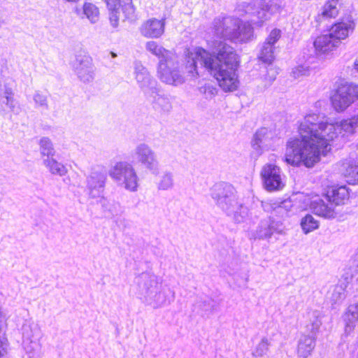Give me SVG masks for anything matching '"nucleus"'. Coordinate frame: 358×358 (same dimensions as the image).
I'll use <instances>...</instances> for the list:
<instances>
[{
	"label": "nucleus",
	"mask_w": 358,
	"mask_h": 358,
	"mask_svg": "<svg viewBox=\"0 0 358 358\" xmlns=\"http://www.w3.org/2000/svg\"><path fill=\"white\" fill-rule=\"evenodd\" d=\"M357 127L358 115L339 123L329 124L323 115L307 114L299 127L300 138H291L287 142L285 161L292 166L313 167L331 147H340L345 143Z\"/></svg>",
	"instance_id": "1"
},
{
	"label": "nucleus",
	"mask_w": 358,
	"mask_h": 358,
	"mask_svg": "<svg viewBox=\"0 0 358 358\" xmlns=\"http://www.w3.org/2000/svg\"><path fill=\"white\" fill-rule=\"evenodd\" d=\"M199 64L208 71L223 90L232 92L238 88V55L225 42L216 41L212 52L198 48L194 55H189L185 63V70L189 76H199Z\"/></svg>",
	"instance_id": "2"
},
{
	"label": "nucleus",
	"mask_w": 358,
	"mask_h": 358,
	"mask_svg": "<svg viewBox=\"0 0 358 358\" xmlns=\"http://www.w3.org/2000/svg\"><path fill=\"white\" fill-rule=\"evenodd\" d=\"M134 282L138 295L154 308L169 305L175 299V292L152 273L143 272Z\"/></svg>",
	"instance_id": "3"
},
{
	"label": "nucleus",
	"mask_w": 358,
	"mask_h": 358,
	"mask_svg": "<svg viewBox=\"0 0 358 358\" xmlns=\"http://www.w3.org/2000/svg\"><path fill=\"white\" fill-rule=\"evenodd\" d=\"M216 206L227 215L233 217L237 223L243 222L249 210L240 200L235 187L225 182L215 183L210 189Z\"/></svg>",
	"instance_id": "4"
},
{
	"label": "nucleus",
	"mask_w": 358,
	"mask_h": 358,
	"mask_svg": "<svg viewBox=\"0 0 358 358\" xmlns=\"http://www.w3.org/2000/svg\"><path fill=\"white\" fill-rule=\"evenodd\" d=\"M145 48L148 51L159 58L157 73L162 82L175 86L185 82L183 72L177 55L153 41H148Z\"/></svg>",
	"instance_id": "5"
},
{
	"label": "nucleus",
	"mask_w": 358,
	"mask_h": 358,
	"mask_svg": "<svg viewBox=\"0 0 358 358\" xmlns=\"http://www.w3.org/2000/svg\"><path fill=\"white\" fill-rule=\"evenodd\" d=\"M212 29L217 37L234 43H246L253 36V28L250 24L243 23L238 18L231 16L215 18Z\"/></svg>",
	"instance_id": "6"
},
{
	"label": "nucleus",
	"mask_w": 358,
	"mask_h": 358,
	"mask_svg": "<svg viewBox=\"0 0 358 358\" xmlns=\"http://www.w3.org/2000/svg\"><path fill=\"white\" fill-rule=\"evenodd\" d=\"M321 324L320 313L317 310L309 313L308 321L306 325V332L309 334H303L298 341L296 350L298 358H308L311 355L315 348L317 333Z\"/></svg>",
	"instance_id": "7"
},
{
	"label": "nucleus",
	"mask_w": 358,
	"mask_h": 358,
	"mask_svg": "<svg viewBox=\"0 0 358 358\" xmlns=\"http://www.w3.org/2000/svg\"><path fill=\"white\" fill-rule=\"evenodd\" d=\"M110 177L120 186L130 192H136L138 177L133 165L126 161L115 162L109 171Z\"/></svg>",
	"instance_id": "8"
},
{
	"label": "nucleus",
	"mask_w": 358,
	"mask_h": 358,
	"mask_svg": "<svg viewBox=\"0 0 358 358\" xmlns=\"http://www.w3.org/2000/svg\"><path fill=\"white\" fill-rule=\"evenodd\" d=\"M23 348L27 358H39L41 346L38 342L40 331L36 324L26 321L22 327Z\"/></svg>",
	"instance_id": "9"
},
{
	"label": "nucleus",
	"mask_w": 358,
	"mask_h": 358,
	"mask_svg": "<svg viewBox=\"0 0 358 358\" xmlns=\"http://www.w3.org/2000/svg\"><path fill=\"white\" fill-rule=\"evenodd\" d=\"M358 99V85L354 83L342 84L331 97V104L337 112L345 110Z\"/></svg>",
	"instance_id": "10"
},
{
	"label": "nucleus",
	"mask_w": 358,
	"mask_h": 358,
	"mask_svg": "<svg viewBox=\"0 0 358 358\" xmlns=\"http://www.w3.org/2000/svg\"><path fill=\"white\" fill-rule=\"evenodd\" d=\"M133 157L141 166L152 174H158L159 161L157 154L148 144L141 143L137 145Z\"/></svg>",
	"instance_id": "11"
},
{
	"label": "nucleus",
	"mask_w": 358,
	"mask_h": 358,
	"mask_svg": "<svg viewBox=\"0 0 358 358\" xmlns=\"http://www.w3.org/2000/svg\"><path fill=\"white\" fill-rule=\"evenodd\" d=\"M107 173L103 169H94L86 178V192L92 199L103 197Z\"/></svg>",
	"instance_id": "12"
},
{
	"label": "nucleus",
	"mask_w": 358,
	"mask_h": 358,
	"mask_svg": "<svg viewBox=\"0 0 358 358\" xmlns=\"http://www.w3.org/2000/svg\"><path fill=\"white\" fill-rule=\"evenodd\" d=\"M134 70L138 87L145 97L160 87L157 80L150 75L147 68L141 62H134Z\"/></svg>",
	"instance_id": "13"
},
{
	"label": "nucleus",
	"mask_w": 358,
	"mask_h": 358,
	"mask_svg": "<svg viewBox=\"0 0 358 358\" xmlns=\"http://www.w3.org/2000/svg\"><path fill=\"white\" fill-rule=\"evenodd\" d=\"M260 175L263 186L268 192L279 191L285 186L281 169L275 164H265L262 169Z\"/></svg>",
	"instance_id": "14"
},
{
	"label": "nucleus",
	"mask_w": 358,
	"mask_h": 358,
	"mask_svg": "<svg viewBox=\"0 0 358 358\" xmlns=\"http://www.w3.org/2000/svg\"><path fill=\"white\" fill-rule=\"evenodd\" d=\"M284 229L285 226L280 219L269 216L260 221L253 236L255 238L268 240L272 236L282 234Z\"/></svg>",
	"instance_id": "15"
},
{
	"label": "nucleus",
	"mask_w": 358,
	"mask_h": 358,
	"mask_svg": "<svg viewBox=\"0 0 358 358\" xmlns=\"http://www.w3.org/2000/svg\"><path fill=\"white\" fill-rule=\"evenodd\" d=\"M73 68L78 78L83 83H88L94 78V67L92 59L86 55H77L73 62Z\"/></svg>",
	"instance_id": "16"
},
{
	"label": "nucleus",
	"mask_w": 358,
	"mask_h": 358,
	"mask_svg": "<svg viewBox=\"0 0 358 358\" xmlns=\"http://www.w3.org/2000/svg\"><path fill=\"white\" fill-rule=\"evenodd\" d=\"M145 98L150 102L152 108L161 114H168L172 110L171 96L164 94L161 87Z\"/></svg>",
	"instance_id": "17"
},
{
	"label": "nucleus",
	"mask_w": 358,
	"mask_h": 358,
	"mask_svg": "<svg viewBox=\"0 0 358 358\" xmlns=\"http://www.w3.org/2000/svg\"><path fill=\"white\" fill-rule=\"evenodd\" d=\"M273 133L266 127L258 129L252 140V147L256 157H259L264 150L273 147Z\"/></svg>",
	"instance_id": "18"
},
{
	"label": "nucleus",
	"mask_w": 358,
	"mask_h": 358,
	"mask_svg": "<svg viewBox=\"0 0 358 358\" xmlns=\"http://www.w3.org/2000/svg\"><path fill=\"white\" fill-rule=\"evenodd\" d=\"M281 36V31L278 29H273L262 45L259 58L264 63H271L274 58L275 43Z\"/></svg>",
	"instance_id": "19"
},
{
	"label": "nucleus",
	"mask_w": 358,
	"mask_h": 358,
	"mask_svg": "<svg viewBox=\"0 0 358 358\" xmlns=\"http://www.w3.org/2000/svg\"><path fill=\"white\" fill-rule=\"evenodd\" d=\"M355 27L354 20L351 15L343 18L339 22L333 24L329 31L335 39L341 43V39H345L349 34L352 32Z\"/></svg>",
	"instance_id": "20"
},
{
	"label": "nucleus",
	"mask_w": 358,
	"mask_h": 358,
	"mask_svg": "<svg viewBox=\"0 0 358 358\" xmlns=\"http://www.w3.org/2000/svg\"><path fill=\"white\" fill-rule=\"evenodd\" d=\"M339 172L349 184L358 183V160L352 157L343 159L339 164Z\"/></svg>",
	"instance_id": "21"
},
{
	"label": "nucleus",
	"mask_w": 358,
	"mask_h": 358,
	"mask_svg": "<svg viewBox=\"0 0 358 358\" xmlns=\"http://www.w3.org/2000/svg\"><path fill=\"white\" fill-rule=\"evenodd\" d=\"M349 197V189L345 185L333 186L325 194L326 200L335 206L345 204Z\"/></svg>",
	"instance_id": "22"
},
{
	"label": "nucleus",
	"mask_w": 358,
	"mask_h": 358,
	"mask_svg": "<svg viewBox=\"0 0 358 358\" xmlns=\"http://www.w3.org/2000/svg\"><path fill=\"white\" fill-rule=\"evenodd\" d=\"M164 20L150 19L142 24L140 31L147 38H159L164 31Z\"/></svg>",
	"instance_id": "23"
},
{
	"label": "nucleus",
	"mask_w": 358,
	"mask_h": 358,
	"mask_svg": "<svg viewBox=\"0 0 358 358\" xmlns=\"http://www.w3.org/2000/svg\"><path fill=\"white\" fill-rule=\"evenodd\" d=\"M17 103L12 87L8 83L0 87V106L3 108L5 106L10 112L17 113L19 107Z\"/></svg>",
	"instance_id": "24"
},
{
	"label": "nucleus",
	"mask_w": 358,
	"mask_h": 358,
	"mask_svg": "<svg viewBox=\"0 0 358 358\" xmlns=\"http://www.w3.org/2000/svg\"><path fill=\"white\" fill-rule=\"evenodd\" d=\"M254 6L256 8L253 9L252 15L257 19L252 18L251 21L257 27H262L265 21L271 18L272 12L265 1H254Z\"/></svg>",
	"instance_id": "25"
},
{
	"label": "nucleus",
	"mask_w": 358,
	"mask_h": 358,
	"mask_svg": "<svg viewBox=\"0 0 358 358\" xmlns=\"http://www.w3.org/2000/svg\"><path fill=\"white\" fill-rule=\"evenodd\" d=\"M311 209L315 215L327 219L334 218L336 215L333 203L323 199L313 201Z\"/></svg>",
	"instance_id": "26"
},
{
	"label": "nucleus",
	"mask_w": 358,
	"mask_h": 358,
	"mask_svg": "<svg viewBox=\"0 0 358 358\" xmlns=\"http://www.w3.org/2000/svg\"><path fill=\"white\" fill-rule=\"evenodd\" d=\"M313 44L315 50L321 53L330 52L339 45L338 41L329 33L318 36Z\"/></svg>",
	"instance_id": "27"
},
{
	"label": "nucleus",
	"mask_w": 358,
	"mask_h": 358,
	"mask_svg": "<svg viewBox=\"0 0 358 358\" xmlns=\"http://www.w3.org/2000/svg\"><path fill=\"white\" fill-rule=\"evenodd\" d=\"M343 320L345 322V334L348 336L352 332L358 322V303L348 306L343 315Z\"/></svg>",
	"instance_id": "28"
},
{
	"label": "nucleus",
	"mask_w": 358,
	"mask_h": 358,
	"mask_svg": "<svg viewBox=\"0 0 358 358\" xmlns=\"http://www.w3.org/2000/svg\"><path fill=\"white\" fill-rule=\"evenodd\" d=\"M6 315L0 305V358H3L8 352V341L6 336L7 329Z\"/></svg>",
	"instance_id": "29"
},
{
	"label": "nucleus",
	"mask_w": 358,
	"mask_h": 358,
	"mask_svg": "<svg viewBox=\"0 0 358 358\" xmlns=\"http://www.w3.org/2000/svg\"><path fill=\"white\" fill-rule=\"evenodd\" d=\"M338 3V1H326L316 18L317 22L320 23L322 19L336 17L339 11Z\"/></svg>",
	"instance_id": "30"
},
{
	"label": "nucleus",
	"mask_w": 358,
	"mask_h": 358,
	"mask_svg": "<svg viewBox=\"0 0 358 358\" xmlns=\"http://www.w3.org/2000/svg\"><path fill=\"white\" fill-rule=\"evenodd\" d=\"M286 201L281 202L280 204L271 203V201H261L262 208L265 212L271 213L278 217L287 215V210L285 206Z\"/></svg>",
	"instance_id": "31"
},
{
	"label": "nucleus",
	"mask_w": 358,
	"mask_h": 358,
	"mask_svg": "<svg viewBox=\"0 0 358 358\" xmlns=\"http://www.w3.org/2000/svg\"><path fill=\"white\" fill-rule=\"evenodd\" d=\"M109 10V20L111 27L117 30L120 17V6L122 1H106Z\"/></svg>",
	"instance_id": "32"
},
{
	"label": "nucleus",
	"mask_w": 358,
	"mask_h": 358,
	"mask_svg": "<svg viewBox=\"0 0 358 358\" xmlns=\"http://www.w3.org/2000/svg\"><path fill=\"white\" fill-rule=\"evenodd\" d=\"M43 164L52 175L64 176L67 173L66 167L53 157L44 159Z\"/></svg>",
	"instance_id": "33"
},
{
	"label": "nucleus",
	"mask_w": 358,
	"mask_h": 358,
	"mask_svg": "<svg viewBox=\"0 0 358 358\" xmlns=\"http://www.w3.org/2000/svg\"><path fill=\"white\" fill-rule=\"evenodd\" d=\"M40 153L42 157H46V159L52 158L55 155L52 141L48 137H42L38 143Z\"/></svg>",
	"instance_id": "34"
},
{
	"label": "nucleus",
	"mask_w": 358,
	"mask_h": 358,
	"mask_svg": "<svg viewBox=\"0 0 358 358\" xmlns=\"http://www.w3.org/2000/svg\"><path fill=\"white\" fill-rule=\"evenodd\" d=\"M83 14L90 21L94 24L99 19V8L90 2L85 1L83 7Z\"/></svg>",
	"instance_id": "35"
},
{
	"label": "nucleus",
	"mask_w": 358,
	"mask_h": 358,
	"mask_svg": "<svg viewBox=\"0 0 358 358\" xmlns=\"http://www.w3.org/2000/svg\"><path fill=\"white\" fill-rule=\"evenodd\" d=\"M301 227L305 234H308L319 227V222L312 215L307 214L301 219Z\"/></svg>",
	"instance_id": "36"
},
{
	"label": "nucleus",
	"mask_w": 358,
	"mask_h": 358,
	"mask_svg": "<svg viewBox=\"0 0 358 358\" xmlns=\"http://www.w3.org/2000/svg\"><path fill=\"white\" fill-rule=\"evenodd\" d=\"M198 307L206 313H213L217 309V303L213 299L205 296L196 302Z\"/></svg>",
	"instance_id": "37"
},
{
	"label": "nucleus",
	"mask_w": 358,
	"mask_h": 358,
	"mask_svg": "<svg viewBox=\"0 0 358 358\" xmlns=\"http://www.w3.org/2000/svg\"><path fill=\"white\" fill-rule=\"evenodd\" d=\"M33 100L36 108L41 111L49 110L48 96L45 93L41 91H36L33 96Z\"/></svg>",
	"instance_id": "38"
},
{
	"label": "nucleus",
	"mask_w": 358,
	"mask_h": 358,
	"mask_svg": "<svg viewBox=\"0 0 358 358\" xmlns=\"http://www.w3.org/2000/svg\"><path fill=\"white\" fill-rule=\"evenodd\" d=\"M270 345L268 340L264 337L252 351V355L255 357H262L267 355Z\"/></svg>",
	"instance_id": "39"
},
{
	"label": "nucleus",
	"mask_w": 358,
	"mask_h": 358,
	"mask_svg": "<svg viewBox=\"0 0 358 358\" xmlns=\"http://www.w3.org/2000/svg\"><path fill=\"white\" fill-rule=\"evenodd\" d=\"M120 12L124 14L125 19L134 20L135 19V8L132 1H122Z\"/></svg>",
	"instance_id": "40"
},
{
	"label": "nucleus",
	"mask_w": 358,
	"mask_h": 358,
	"mask_svg": "<svg viewBox=\"0 0 358 358\" xmlns=\"http://www.w3.org/2000/svg\"><path fill=\"white\" fill-rule=\"evenodd\" d=\"M199 92L204 96L206 99H211L217 93V88L210 83L199 87Z\"/></svg>",
	"instance_id": "41"
},
{
	"label": "nucleus",
	"mask_w": 358,
	"mask_h": 358,
	"mask_svg": "<svg viewBox=\"0 0 358 358\" xmlns=\"http://www.w3.org/2000/svg\"><path fill=\"white\" fill-rule=\"evenodd\" d=\"M173 185V175L171 173H165L159 182L158 188L162 190H167Z\"/></svg>",
	"instance_id": "42"
},
{
	"label": "nucleus",
	"mask_w": 358,
	"mask_h": 358,
	"mask_svg": "<svg viewBox=\"0 0 358 358\" xmlns=\"http://www.w3.org/2000/svg\"><path fill=\"white\" fill-rule=\"evenodd\" d=\"M309 67L304 65H299L292 70V75L294 78H297L301 76H306L309 73Z\"/></svg>",
	"instance_id": "43"
},
{
	"label": "nucleus",
	"mask_w": 358,
	"mask_h": 358,
	"mask_svg": "<svg viewBox=\"0 0 358 358\" xmlns=\"http://www.w3.org/2000/svg\"><path fill=\"white\" fill-rule=\"evenodd\" d=\"M268 79L270 81V83L273 82L275 79V75L273 73L272 75L270 74V73H268V75L266 77V79Z\"/></svg>",
	"instance_id": "44"
},
{
	"label": "nucleus",
	"mask_w": 358,
	"mask_h": 358,
	"mask_svg": "<svg viewBox=\"0 0 358 358\" xmlns=\"http://www.w3.org/2000/svg\"><path fill=\"white\" fill-rule=\"evenodd\" d=\"M355 69L358 72V59H357L354 64Z\"/></svg>",
	"instance_id": "45"
},
{
	"label": "nucleus",
	"mask_w": 358,
	"mask_h": 358,
	"mask_svg": "<svg viewBox=\"0 0 358 358\" xmlns=\"http://www.w3.org/2000/svg\"><path fill=\"white\" fill-rule=\"evenodd\" d=\"M6 24V21L1 17H0V27H1L3 24Z\"/></svg>",
	"instance_id": "46"
},
{
	"label": "nucleus",
	"mask_w": 358,
	"mask_h": 358,
	"mask_svg": "<svg viewBox=\"0 0 358 358\" xmlns=\"http://www.w3.org/2000/svg\"><path fill=\"white\" fill-rule=\"evenodd\" d=\"M110 55H111L112 58H115L117 57V54L113 52H110Z\"/></svg>",
	"instance_id": "47"
},
{
	"label": "nucleus",
	"mask_w": 358,
	"mask_h": 358,
	"mask_svg": "<svg viewBox=\"0 0 358 358\" xmlns=\"http://www.w3.org/2000/svg\"><path fill=\"white\" fill-rule=\"evenodd\" d=\"M357 282H358V278H357Z\"/></svg>",
	"instance_id": "48"
}]
</instances>
